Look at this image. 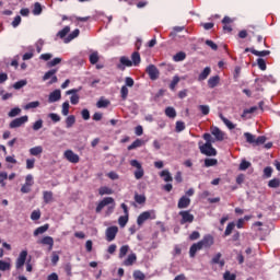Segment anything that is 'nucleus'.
Wrapping results in <instances>:
<instances>
[{
	"label": "nucleus",
	"instance_id": "nucleus-1",
	"mask_svg": "<svg viewBox=\"0 0 280 280\" xmlns=\"http://www.w3.org/2000/svg\"><path fill=\"white\" fill-rule=\"evenodd\" d=\"M108 205H112L108 208L109 213H113V209H115V199L113 197H105L96 207V213H102V209L104 207H108Z\"/></svg>",
	"mask_w": 280,
	"mask_h": 280
},
{
	"label": "nucleus",
	"instance_id": "nucleus-2",
	"mask_svg": "<svg viewBox=\"0 0 280 280\" xmlns=\"http://www.w3.org/2000/svg\"><path fill=\"white\" fill-rule=\"evenodd\" d=\"M130 165L131 167H136V171L133 173L135 178L137 180H141V178H143V174H145V172L143 171V166L137 160H131Z\"/></svg>",
	"mask_w": 280,
	"mask_h": 280
},
{
	"label": "nucleus",
	"instance_id": "nucleus-3",
	"mask_svg": "<svg viewBox=\"0 0 280 280\" xmlns=\"http://www.w3.org/2000/svg\"><path fill=\"white\" fill-rule=\"evenodd\" d=\"M199 150L201 154H205L206 156H215L218 154V151L215 150V148H213V145L210 143H205L200 145Z\"/></svg>",
	"mask_w": 280,
	"mask_h": 280
},
{
	"label": "nucleus",
	"instance_id": "nucleus-4",
	"mask_svg": "<svg viewBox=\"0 0 280 280\" xmlns=\"http://www.w3.org/2000/svg\"><path fill=\"white\" fill-rule=\"evenodd\" d=\"M30 117L27 116H21L19 118L13 119L9 124V128L14 129V128H21V126H24V124H27Z\"/></svg>",
	"mask_w": 280,
	"mask_h": 280
},
{
	"label": "nucleus",
	"instance_id": "nucleus-5",
	"mask_svg": "<svg viewBox=\"0 0 280 280\" xmlns=\"http://www.w3.org/2000/svg\"><path fill=\"white\" fill-rule=\"evenodd\" d=\"M199 244L201 245V248H211L213 244H215V238H213V235L208 234L205 235L201 241H199Z\"/></svg>",
	"mask_w": 280,
	"mask_h": 280
},
{
	"label": "nucleus",
	"instance_id": "nucleus-6",
	"mask_svg": "<svg viewBox=\"0 0 280 280\" xmlns=\"http://www.w3.org/2000/svg\"><path fill=\"white\" fill-rule=\"evenodd\" d=\"M179 215L182 218L180 224H191V222H194L195 217L189 210L180 211Z\"/></svg>",
	"mask_w": 280,
	"mask_h": 280
},
{
	"label": "nucleus",
	"instance_id": "nucleus-7",
	"mask_svg": "<svg viewBox=\"0 0 280 280\" xmlns=\"http://www.w3.org/2000/svg\"><path fill=\"white\" fill-rule=\"evenodd\" d=\"M63 156L69 163H80V155L73 152V150H66Z\"/></svg>",
	"mask_w": 280,
	"mask_h": 280
},
{
	"label": "nucleus",
	"instance_id": "nucleus-8",
	"mask_svg": "<svg viewBox=\"0 0 280 280\" xmlns=\"http://www.w3.org/2000/svg\"><path fill=\"white\" fill-rule=\"evenodd\" d=\"M32 185H34V176L27 175L25 178V184L22 186V194H30L32 191Z\"/></svg>",
	"mask_w": 280,
	"mask_h": 280
},
{
	"label": "nucleus",
	"instance_id": "nucleus-9",
	"mask_svg": "<svg viewBox=\"0 0 280 280\" xmlns=\"http://www.w3.org/2000/svg\"><path fill=\"white\" fill-rule=\"evenodd\" d=\"M25 261H27V250H22L15 261L16 270H20V268L25 266Z\"/></svg>",
	"mask_w": 280,
	"mask_h": 280
},
{
	"label": "nucleus",
	"instance_id": "nucleus-10",
	"mask_svg": "<svg viewBox=\"0 0 280 280\" xmlns=\"http://www.w3.org/2000/svg\"><path fill=\"white\" fill-rule=\"evenodd\" d=\"M118 232H119V228H117V226L107 228V230L105 232L107 242H113V240H115V237H117Z\"/></svg>",
	"mask_w": 280,
	"mask_h": 280
},
{
	"label": "nucleus",
	"instance_id": "nucleus-11",
	"mask_svg": "<svg viewBox=\"0 0 280 280\" xmlns=\"http://www.w3.org/2000/svg\"><path fill=\"white\" fill-rule=\"evenodd\" d=\"M147 73L150 78V80H159V68H156V66L154 65H150L148 68H147Z\"/></svg>",
	"mask_w": 280,
	"mask_h": 280
},
{
	"label": "nucleus",
	"instance_id": "nucleus-12",
	"mask_svg": "<svg viewBox=\"0 0 280 280\" xmlns=\"http://www.w3.org/2000/svg\"><path fill=\"white\" fill-rule=\"evenodd\" d=\"M78 91H80V90H78V89H72V90H69V91L66 92V95H72V96L70 97V102H71V104H73V105L79 104V102H80V96L77 95Z\"/></svg>",
	"mask_w": 280,
	"mask_h": 280
},
{
	"label": "nucleus",
	"instance_id": "nucleus-13",
	"mask_svg": "<svg viewBox=\"0 0 280 280\" xmlns=\"http://www.w3.org/2000/svg\"><path fill=\"white\" fill-rule=\"evenodd\" d=\"M61 97H62V94L60 90H55L49 94L48 102L49 104H54V102H60Z\"/></svg>",
	"mask_w": 280,
	"mask_h": 280
},
{
	"label": "nucleus",
	"instance_id": "nucleus-14",
	"mask_svg": "<svg viewBox=\"0 0 280 280\" xmlns=\"http://www.w3.org/2000/svg\"><path fill=\"white\" fill-rule=\"evenodd\" d=\"M150 218H152V212H150V211H144V212H142V213L138 217V219H137V224H138L139 226H141V225L143 224V222L150 220Z\"/></svg>",
	"mask_w": 280,
	"mask_h": 280
},
{
	"label": "nucleus",
	"instance_id": "nucleus-15",
	"mask_svg": "<svg viewBox=\"0 0 280 280\" xmlns=\"http://www.w3.org/2000/svg\"><path fill=\"white\" fill-rule=\"evenodd\" d=\"M191 205V199L187 196H183L177 203L178 209H187Z\"/></svg>",
	"mask_w": 280,
	"mask_h": 280
},
{
	"label": "nucleus",
	"instance_id": "nucleus-16",
	"mask_svg": "<svg viewBox=\"0 0 280 280\" xmlns=\"http://www.w3.org/2000/svg\"><path fill=\"white\" fill-rule=\"evenodd\" d=\"M38 244H43L44 246H49L48 250L54 248V237L45 236L43 240L38 241Z\"/></svg>",
	"mask_w": 280,
	"mask_h": 280
},
{
	"label": "nucleus",
	"instance_id": "nucleus-17",
	"mask_svg": "<svg viewBox=\"0 0 280 280\" xmlns=\"http://www.w3.org/2000/svg\"><path fill=\"white\" fill-rule=\"evenodd\" d=\"M198 250H202V245H200V242H197L195 244H192L190 246V249H189V257H191L194 259V257H196V253Z\"/></svg>",
	"mask_w": 280,
	"mask_h": 280
},
{
	"label": "nucleus",
	"instance_id": "nucleus-18",
	"mask_svg": "<svg viewBox=\"0 0 280 280\" xmlns=\"http://www.w3.org/2000/svg\"><path fill=\"white\" fill-rule=\"evenodd\" d=\"M126 67H132V61L128 59V57H120V65H118V69L124 70Z\"/></svg>",
	"mask_w": 280,
	"mask_h": 280
},
{
	"label": "nucleus",
	"instance_id": "nucleus-19",
	"mask_svg": "<svg viewBox=\"0 0 280 280\" xmlns=\"http://www.w3.org/2000/svg\"><path fill=\"white\" fill-rule=\"evenodd\" d=\"M211 133L213 135V137H215L217 141H224V133L222 132V130H220V128L214 127Z\"/></svg>",
	"mask_w": 280,
	"mask_h": 280
},
{
	"label": "nucleus",
	"instance_id": "nucleus-20",
	"mask_svg": "<svg viewBox=\"0 0 280 280\" xmlns=\"http://www.w3.org/2000/svg\"><path fill=\"white\" fill-rule=\"evenodd\" d=\"M160 176L165 183H172V180H174V177H172V173H170V171L167 170L162 171L160 173Z\"/></svg>",
	"mask_w": 280,
	"mask_h": 280
},
{
	"label": "nucleus",
	"instance_id": "nucleus-21",
	"mask_svg": "<svg viewBox=\"0 0 280 280\" xmlns=\"http://www.w3.org/2000/svg\"><path fill=\"white\" fill-rule=\"evenodd\" d=\"M209 75H211V68L206 67L203 69V71L199 74L198 81L202 82V81L207 80V78H209Z\"/></svg>",
	"mask_w": 280,
	"mask_h": 280
},
{
	"label": "nucleus",
	"instance_id": "nucleus-22",
	"mask_svg": "<svg viewBox=\"0 0 280 280\" xmlns=\"http://www.w3.org/2000/svg\"><path fill=\"white\" fill-rule=\"evenodd\" d=\"M220 84V77L219 75H214V77H211L209 80H208V86L210 89H215V86Z\"/></svg>",
	"mask_w": 280,
	"mask_h": 280
},
{
	"label": "nucleus",
	"instance_id": "nucleus-23",
	"mask_svg": "<svg viewBox=\"0 0 280 280\" xmlns=\"http://www.w3.org/2000/svg\"><path fill=\"white\" fill-rule=\"evenodd\" d=\"M131 62L135 67L141 65V55L138 51L132 52Z\"/></svg>",
	"mask_w": 280,
	"mask_h": 280
},
{
	"label": "nucleus",
	"instance_id": "nucleus-24",
	"mask_svg": "<svg viewBox=\"0 0 280 280\" xmlns=\"http://www.w3.org/2000/svg\"><path fill=\"white\" fill-rule=\"evenodd\" d=\"M31 156H40L43 154V148L40 145L30 149Z\"/></svg>",
	"mask_w": 280,
	"mask_h": 280
},
{
	"label": "nucleus",
	"instance_id": "nucleus-25",
	"mask_svg": "<svg viewBox=\"0 0 280 280\" xmlns=\"http://www.w3.org/2000/svg\"><path fill=\"white\" fill-rule=\"evenodd\" d=\"M80 36V30L75 28L68 37L63 39V43H71L73 38H78Z\"/></svg>",
	"mask_w": 280,
	"mask_h": 280
},
{
	"label": "nucleus",
	"instance_id": "nucleus-26",
	"mask_svg": "<svg viewBox=\"0 0 280 280\" xmlns=\"http://www.w3.org/2000/svg\"><path fill=\"white\" fill-rule=\"evenodd\" d=\"M46 231H49V224H45V225L37 228L34 231V235H35V237L38 235H43V233H46Z\"/></svg>",
	"mask_w": 280,
	"mask_h": 280
},
{
	"label": "nucleus",
	"instance_id": "nucleus-27",
	"mask_svg": "<svg viewBox=\"0 0 280 280\" xmlns=\"http://www.w3.org/2000/svg\"><path fill=\"white\" fill-rule=\"evenodd\" d=\"M137 261V254H130L128 258L124 261V266H132Z\"/></svg>",
	"mask_w": 280,
	"mask_h": 280
},
{
	"label": "nucleus",
	"instance_id": "nucleus-28",
	"mask_svg": "<svg viewBox=\"0 0 280 280\" xmlns=\"http://www.w3.org/2000/svg\"><path fill=\"white\" fill-rule=\"evenodd\" d=\"M33 14H34V16H38V15L43 14V5H40L39 2L34 3Z\"/></svg>",
	"mask_w": 280,
	"mask_h": 280
},
{
	"label": "nucleus",
	"instance_id": "nucleus-29",
	"mask_svg": "<svg viewBox=\"0 0 280 280\" xmlns=\"http://www.w3.org/2000/svg\"><path fill=\"white\" fill-rule=\"evenodd\" d=\"M165 115L170 117V119H174L176 118V109L174 107H166Z\"/></svg>",
	"mask_w": 280,
	"mask_h": 280
},
{
	"label": "nucleus",
	"instance_id": "nucleus-30",
	"mask_svg": "<svg viewBox=\"0 0 280 280\" xmlns=\"http://www.w3.org/2000/svg\"><path fill=\"white\" fill-rule=\"evenodd\" d=\"M75 124V116L70 115L66 118V128H73Z\"/></svg>",
	"mask_w": 280,
	"mask_h": 280
},
{
	"label": "nucleus",
	"instance_id": "nucleus-31",
	"mask_svg": "<svg viewBox=\"0 0 280 280\" xmlns=\"http://www.w3.org/2000/svg\"><path fill=\"white\" fill-rule=\"evenodd\" d=\"M43 196H44V202H46V205H49V202L54 200V192L51 191H44Z\"/></svg>",
	"mask_w": 280,
	"mask_h": 280
},
{
	"label": "nucleus",
	"instance_id": "nucleus-32",
	"mask_svg": "<svg viewBox=\"0 0 280 280\" xmlns=\"http://www.w3.org/2000/svg\"><path fill=\"white\" fill-rule=\"evenodd\" d=\"M141 145H143V140L137 139L128 147V150H137V148H141Z\"/></svg>",
	"mask_w": 280,
	"mask_h": 280
},
{
	"label": "nucleus",
	"instance_id": "nucleus-33",
	"mask_svg": "<svg viewBox=\"0 0 280 280\" xmlns=\"http://www.w3.org/2000/svg\"><path fill=\"white\" fill-rule=\"evenodd\" d=\"M97 108H107V106H110V101L100 98V101L96 103Z\"/></svg>",
	"mask_w": 280,
	"mask_h": 280
},
{
	"label": "nucleus",
	"instance_id": "nucleus-34",
	"mask_svg": "<svg viewBox=\"0 0 280 280\" xmlns=\"http://www.w3.org/2000/svg\"><path fill=\"white\" fill-rule=\"evenodd\" d=\"M185 58H187V55L183 51L177 52L174 57L173 60L175 62H183V60H185Z\"/></svg>",
	"mask_w": 280,
	"mask_h": 280
},
{
	"label": "nucleus",
	"instance_id": "nucleus-35",
	"mask_svg": "<svg viewBox=\"0 0 280 280\" xmlns=\"http://www.w3.org/2000/svg\"><path fill=\"white\" fill-rule=\"evenodd\" d=\"M56 73H58V70L56 69H52V70H49L47 71L44 77H43V81L44 82H47V80H49V78H54V75H56Z\"/></svg>",
	"mask_w": 280,
	"mask_h": 280
},
{
	"label": "nucleus",
	"instance_id": "nucleus-36",
	"mask_svg": "<svg viewBox=\"0 0 280 280\" xmlns=\"http://www.w3.org/2000/svg\"><path fill=\"white\" fill-rule=\"evenodd\" d=\"M128 250H130V246H128V245L121 246L119 249V258L124 259V257H126V255H128Z\"/></svg>",
	"mask_w": 280,
	"mask_h": 280
},
{
	"label": "nucleus",
	"instance_id": "nucleus-37",
	"mask_svg": "<svg viewBox=\"0 0 280 280\" xmlns=\"http://www.w3.org/2000/svg\"><path fill=\"white\" fill-rule=\"evenodd\" d=\"M90 62L91 65H97V62H100V55L97 51H94L90 55Z\"/></svg>",
	"mask_w": 280,
	"mask_h": 280
},
{
	"label": "nucleus",
	"instance_id": "nucleus-38",
	"mask_svg": "<svg viewBox=\"0 0 280 280\" xmlns=\"http://www.w3.org/2000/svg\"><path fill=\"white\" fill-rule=\"evenodd\" d=\"M23 86H27V80H20L13 84V89H15V91L23 89Z\"/></svg>",
	"mask_w": 280,
	"mask_h": 280
},
{
	"label": "nucleus",
	"instance_id": "nucleus-39",
	"mask_svg": "<svg viewBox=\"0 0 280 280\" xmlns=\"http://www.w3.org/2000/svg\"><path fill=\"white\" fill-rule=\"evenodd\" d=\"M38 106H40V102L34 101V102L27 103V104L24 106V110H30V109H32V108H38Z\"/></svg>",
	"mask_w": 280,
	"mask_h": 280
},
{
	"label": "nucleus",
	"instance_id": "nucleus-40",
	"mask_svg": "<svg viewBox=\"0 0 280 280\" xmlns=\"http://www.w3.org/2000/svg\"><path fill=\"white\" fill-rule=\"evenodd\" d=\"M250 52L254 54V56H259V57L270 56V50L258 51V50H255V48H252Z\"/></svg>",
	"mask_w": 280,
	"mask_h": 280
},
{
	"label": "nucleus",
	"instance_id": "nucleus-41",
	"mask_svg": "<svg viewBox=\"0 0 280 280\" xmlns=\"http://www.w3.org/2000/svg\"><path fill=\"white\" fill-rule=\"evenodd\" d=\"M100 196H110L113 195V189L108 187H101L98 190Z\"/></svg>",
	"mask_w": 280,
	"mask_h": 280
},
{
	"label": "nucleus",
	"instance_id": "nucleus-42",
	"mask_svg": "<svg viewBox=\"0 0 280 280\" xmlns=\"http://www.w3.org/2000/svg\"><path fill=\"white\" fill-rule=\"evenodd\" d=\"M244 137H245L247 143H253L255 145L257 139L255 138V136H253V133L245 132Z\"/></svg>",
	"mask_w": 280,
	"mask_h": 280
},
{
	"label": "nucleus",
	"instance_id": "nucleus-43",
	"mask_svg": "<svg viewBox=\"0 0 280 280\" xmlns=\"http://www.w3.org/2000/svg\"><path fill=\"white\" fill-rule=\"evenodd\" d=\"M220 119H222L223 124H225V126L230 129V130H234L235 125L233 122H231V120H229L226 117H223L222 115H220Z\"/></svg>",
	"mask_w": 280,
	"mask_h": 280
},
{
	"label": "nucleus",
	"instance_id": "nucleus-44",
	"mask_svg": "<svg viewBox=\"0 0 280 280\" xmlns=\"http://www.w3.org/2000/svg\"><path fill=\"white\" fill-rule=\"evenodd\" d=\"M214 165H218L217 159H206L205 160V167H214Z\"/></svg>",
	"mask_w": 280,
	"mask_h": 280
},
{
	"label": "nucleus",
	"instance_id": "nucleus-45",
	"mask_svg": "<svg viewBox=\"0 0 280 280\" xmlns=\"http://www.w3.org/2000/svg\"><path fill=\"white\" fill-rule=\"evenodd\" d=\"M248 167H250V162H248L246 160H242L238 170L241 172H246V170H248Z\"/></svg>",
	"mask_w": 280,
	"mask_h": 280
},
{
	"label": "nucleus",
	"instance_id": "nucleus-46",
	"mask_svg": "<svg viewBox=\"0 0 280 280\" xmlns=\"http://www.w3.org/2000/svg\"><path fill=\"white\" fill-rule=\"evenodd\" d=\"M118 224L121 229H124V226H126V224H128V214H125L122 217H119L118 219Z\"/></svg>",
	"mask_w": 280,
	"mask_h": 280
},
{
	"label": "nucleus",
	"instance_id": "nucleus-47",
	"mask_svg": "<svg viewBox=\"0 0 280 280\" xmlns=\"http://www.w3.org/2000/svg\"><path fill=\"white\" fill-rule=\"evenodd\" d=\"M280 186V179L279 178H273L269 180L268 187H271L272 189H277V187Z\"/></svg>",
	"mask_w": 280,
	"mask_h": 280
},
{
	"label": "nucleus",
	"instance_id": "nucleus-48",
	"mask_svg": "<svg viewBox=\"0 0 280 280\" xmlns=\"http://www.w3.org/2000/svg\"><path fill=\"white\" fill-rule=\"evenodd\" d=\"M133 279H136V280H144L145 279V273L140 271V270H136L133 272Z\"/></svg>",
	"mask_w": 280,
	"mask_h": 280
},
{
	"label": "nucleus",
	"instance_id": "nucleus-49",
	"mask_svg": "<svg viewBox=\"0 0 280 280\" xmlns=\"http://www.w3.org/2000/svg\"><path fill=\"white\" fill-rule=\"evenodd\" d=\"M233 229H235V223L234 222L229 223L224 232L225 237H228V235H231V233H233Z\"/></svg>",
	"mask_w": 280,
	"mask_h": 280
},
{
	"label": "nucleus",
	"instance_id": "nucleus-50",
	"mask_svg": "<svg viewBox=\"0 0 280 280\" xmlns=\"http://www.w3.org/2000/svg\"><path fill=\"white\" fill-rule=\"evenodd\" d=\"M69 32H71V27L66 26L61 31L58 32V36L60 38H65V36H67V34H69Z\"/></svg>",
	"mask_w": 280,
	"mask_h": 280
},
{
	"label": "nucleus",
	"instance_id": "nucleus-51",
	"mask_svg": "<svg viewBox=\"0 0 280 280\" xmlns=\"http://www.w3.org/2000/svg\"><path fill=\"white\" fill-rule=\"evenodd\" d=\"M61 62H62V58L56 57L55 59H52L47 63V67H50V68L56 67V65H60Z\"/></svg>",
	"mask_w": 280,
	"mask_h": 280
},
{
	"label": "nucleus",
	"instance_id": "nucleus-52",
	"mask_svg": "<svg viewBox=\"0 0 280 280\" xmlns=\"http://www.w3.org/2000/svg\"><path fill=\"white\" fill-rule=\"evenodd\" d=\"M180 82V78L178 75H175L170 84V89L174 91L176 89V84Z\"/></svg>",
	"mask_w": 280,
	"mask_h": 280
},
{
	"label": "nucleus",
	"instance_id": "nucleus-53",
	"mask_svg": "<svg viewBox=\"0 0 280 280\" xmlns=\"http://www.w3.org/2000/svg\"><path fill=\"white\" fill-rule=\"evenodd\" d=\"M9 117H18V115H21V108L14 107L9 112Z\"/></svg>",
	"mask_w": 280,
	"mask_h": 280
},
{
	"label": "nucleus",
	"instance_id": "nucleus-54",
	"mask_svg": "<svg viewBox=\"0 0 280 280\" xmlns=\"http://www.w3.org/2000/svg\"><path fill=\"white\" fill-rule=\"evenodd\" d=\"M120 97L121 100H128V88L126 85L120 89Z\"/></svg>",
	"mask_w": 280,
	"mask_h": 280
},
{
	"label": "nucleus",
	"instance_id": "nucleus-55",
	"mask_svg": "<svg viewBox=\"0 0 280 280\" xmlns=\"http://www.w3.org/2000/svg\"><path fill=\"white\" fill-rule=\"evenodd\" d=\"M40 128H43V119H38L33 124V130H35V132L40 130Z\"/></svg>",
	"mask_w": 280,
	"mask_h": 280
},
{
	"label": "nucleus",
	"instance_id": "nucleus-56",
	"mask_svg": "<svg viewBox=\"0 0 280 280\" xmlns=\"http://www.w3.org/2000/svg\"><path fill=\"white\" fill-rule=\"evenodd\" d=\"M257 110V106H253L248 109H244L242 117H246L247 115H250Z\"/></svg>",
	"mask_w": 280,
	"mask_h": 280
},
{
	"label": "nucleus",
	"instance_id": "nucleus-57",
	"mask_svg": "<svg viewBox=\"0 0 280 280\" xmlns=\"http://www.w3.org/2000/svg\"><path fill=\"white\" fill-rule=\"evenodd\" d=\"M198 108L203 115H209L210 113L209 105H199Z\"/></svg>",
	"mask_w": 280,
	"mask_h": 280
},
{
	"label": "nucleus",
	"instance_id": "nucleus-58",
	"mask_svg": "<svg viewBox=\"0 0 280 280\" xmlns=\"http://www.w3.org/2000/svg\"><path fill=\"white\" fill-rule=\"evenodd\" d=\"M11 265L10 262H5L3 260H0V270L5 271V270H10Z\"/></svg>",
	"mask_w": 280,
	"mask_h": 280
},
{
	"label": "nucleus",
	"instance_id": "nucleus-59",
	"mask_svg": "<svg viewBox=\"0 0 280 280\" xmlns=\"http://www.w3.org/2000/svg\"><path fill=\"white\" fill-rule=\"evenodd\" d=\"M62 115L65 117H67V115H69V102H65L62 104V110H61Z\"/></svg>",
	"mask_w": 280,
	"mask_h": 280
},
{
	"label": "nucleus",
	"instance_id": "nucleus-60",
	"mask_svg": "<svg viewBox=\"0 0 280 280\" xmlns=\"http://www.w3.org/2000/svg\"><path fill=\"white\" fill-rule=\"evenodd\" d=\"M48 117L49 119H51V121H55V124H58V121H60V116L56 113H50Z\"/></svg>",
	"mask_w": 280,
	"mask_h": 280
},
{
	"label": "nucleus",
	"instance_id": "nucleus-61",
	"mask_svg": "<svg viewBox=\"0 0 280 280\" xmlns=\"http://www.w3.org/2000/svg\"><path fill=\"white\" fill-rule=\"evenodd\" d=\"M34 163H36L35 159H27L26 160V170H34Z\"/></svg>",
	"mask_w": 280,
	"mask_h": 280
},
{
	"label": "nucleus",
	"instance_id": "nucleus-62",
	"mask_svg": "<svg viewBox=\"0 0 280 280\" xmlns=\"http://www.w3.org/2000/svg\"><path fill=\"white\" fill-rule=\"evenodd\" d=\"M135 200H136V202H138V205H143V202H145V196H143V195H136L135 196Z\"/></svg>",
	"mask_w": 280,
	"mask_h": 280
},
{
	"label": "nucleus",
	"instance_id": "nucleus-63",
	"mask_svg": "<svg viewBox=\"0 0 280 280\" xmlns=\"http://www.w3.org/2000/svg\"><path fill=\"white\" fill-rule=\"evenodd\" d=\"M183 130H185V122L177 121L176 122V132H183Z\"/></svg>",
	"mask_w": 280,
	"mask_h": 280
},
{
	"label": "nucleus",
	"instance_id": "nucleus-64",
	"mask_svg": "<svg viewBox=\"0 0 280 280\" xmlns=\"http://www.w3.org/2000/svg\"><path fill=\"white\" fill-rule=\"evenodd\" d=\"M223 278L224 280H235V275L231 273V271H225Z\"/></svg>",
	"mask_w": 280,
	"mask_h": 280
}]
</instances>
